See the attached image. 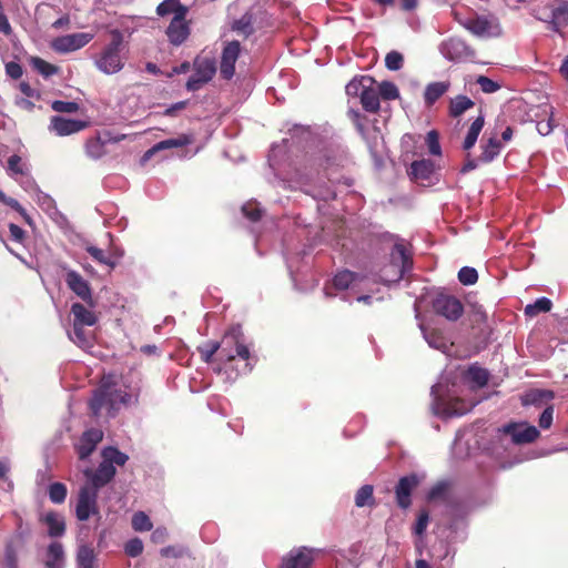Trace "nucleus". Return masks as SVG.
Returning <instances> with one entry per match:
<instances>
[{
	"label": "nucleus",
	"instance_id": "nucleus-1",
	"mask_svg": "<svg viewBox=\"0 0 568 568\" xmlns=\"http://www.w3.org/2000/svg\"><path fill=\"white\" fill-rule=\"evenodd\" d=\"M118 378L113 375L104 376L100 387L94 392L90 402L93 415L99 416L103 409L109 416H114L121 405H129L135 400V395L129 394L119 387Z\"/></svg>",
	"mask_w": 568,
	"mask_h": 568
},
{
	"label": "nucleus",
	"instance_id": "nucleus-2",
	"mask_svg": "<svg viewBox=\"0 0 568 568\" xmlns=\"http://www.w3.org/2000/svg\"><path fill=\"white\" fill-rule=\"evenodd\" d=\"M111 41L93 58L94 67L106 75L119 73L126 61V43L119 29L110 30Z\"/></svg>",
	"mask_w": 568,
	"mask_h": 568
},
{
	"label": "nucleus",
	"instance_id": "nucleus-3",
	"mask_svg": "<svg viewBox=\"0 0 568 568\" xmlns=\"http://www.w3.org/2000/svg\"><path fill=\"white\" fill-rule=\"evenodd\" d=\"M220 345L221 351L219 353V357L222 361L230 363L236 358H240L245 362L243 368L244 372H250L252 369V365L250 363L251 353L240 326L231 327L224 334Z\"/></svg>",
	"mask_w": 568,
	"mask_h": 568
},
{
	"label": "nucleus",
	"instance_id": "nucleus-4",
	"mask_svg": "<svg viewBox=\"0 0 568 568\" xmlns=\"http://www.w3.org/2000/svg\"><path fill=\"white\" fill-rule=\"evenodd\" d=\"M102 458L103 460L95 471L90 468L83 470L88 484L98 489L106 485L114 477V464L122 466L128 460V456L114 447L104 448L102 450Z\"/></svg>",
	"mask_w": 568,
	"mask_h": 568
},
{
	"label": "nucleus",
	"instance_id": "nucleus-5",
	"mask_svg": "<svg viewBox=\"0 0 568 568\" xmlns=\"http://www.w3.org/2000/svg\"><path fill=\"white\" fill-rule=\"evenodd\" d=\"M432 396L433 410L440 417L447 418L453 416H462L470 409V406L460 398L450 395H444L443 385L440 383L432 387Z\"/></svg>",
	"mask_w": 568,
	"mask_h": 568
},
{
	"label": "nucleus",
	"instance_id": "nucleus-6",
	"mask_svg": "<svg viewBox=\"0 0 568 568\" xmlns=\"http://www.w3.org/2000/svg\"><path fill=\"white\" fill-rule=\"evenodd\" d=\"M410 257L404 245L395 244L390 253V261L379 273V281L384 284L397 283L410 267Z\"/></svg>",
	"mask_w": 568,
	"mask_h": 568
},
{
	"label": "nucleus",
	"instance_id": "nucleus-7",
	"mask_svg": "<svg viewBox=\"0 0 568 568\" xmlns=\"http://www.w3.org/2000/svg\"><path fill=\"white\" fill-rule=\"evenodd\" d=\"M456 20L466 30L479 38L498 37L501 32L498 22L495 19L487 18H467L462 19L459 14L455 13Z\"/></svg>",
	"mask_w": 568,
	"mask_h": 568
},
{
	"label": "nucleus",
	"instance_id": "nucleus-8",
	"mask_svg": "<svg viewBox=\"0 0 568 568\" xmlns=\"http://www.w3.org/2000/svg\"><path fill=\"white\" fill-rule=\"evenodd\" d=\"M216 72L214 60L210 58L196 59L194 62V73L186 82L189 91H196L209 82Z\"/></svg>",
	"mask_w": 568,
	"mask_h": 568
},
{
	"label": "nucleus",
	"instance_id": "nucleus-9",
	"mask_svg": "<svg viewBox=\"0 0 568 568\" xmlns=\"http://www.w3.org/2000/svg\"><path fill=\"white\" fill-rule=\"evenodd\" d=\"M99 489L88 483L80 489L75 508L77 518L87 520L91 515L98 513L97 498Z\"/></svg>",
	"mask_w": 568,
	"mask_h": 568
},
{
	"label": "nucleus",
	"instance_id": "nucleus-10",
	"mask_svg": "<svg viewBox=\"0 0 568 568\" xmlns=\"http://www.w3.org/2000/svg\"><path fill=\"white\" fill-rule=\"evenodd\" d=\"M93 38L90 32L71 33L55 38L51 45L55 52L68 53L85 47Z\"/></svg>",
	"mask_w": 568,
	"mask_h": 568
},
{
	"label": "nucleus",
	"instance_id": "nucleus-11",
	"mask_svg": "<svg viewBox=\"0 0 568 568\" xmlns=\"http://www.w3.org/2000/svg\"><path fill=\"white\" fill-rule=\"evenodd\" d=\"M440 53L449 61L459 62L473 58L475 52L459 38H449L439 45Z\"/></svg>",
	"mask_w": 568,
	"mask_h": 568
},
{
	"label": "nucleus",
	"instance_id": "nucleus-12",
	"mask_svg": "<svg viewBox=\"0 0 568 568\" xmlns=\"http://www.w3.org/2000/svg\"><path fill=\"white\" fill-rule=\"evenodd\" d=\"M371 278L351 271L338 272L333 278V287L337 291L352 290L358 292L368 288Z\"/></svg>",
	"mask_w": 568,
	"mask_h": 568
},
{
	"label": "nucleus",
	"instance_id": "nucleus-13",
	"mask_svg": "<svg viewBox=\"0 0 568 568\" xmlns=\"http://www.w3.org/2000/svg\"><path fill=\"white\" fill-rule=\"evenodd\" d=\"M435 312L449 321L458 320L463 314L460 301L454 296L439 294L433 302Z\"/></svg>",
	"mask_w": 568,
	"mask_h": 568
},
{
	"label": "nucleus",
	"instance_id": "nucleus-14",
	"mask_svg": "<svg viewBox=\"0 0 568 568\" xmlns=\"http://www.w3.org/2000/svg\"><path fill=\"white\" fill-rule=\"evenodd\" d=\"M65 283L68 287L90 307H94L95 303L89 283L75 271L69 270L65 273Z\"/></svg>",
	"mask_w": 568,
	"mask_h": 568
},
{
	"label": "nucleus",
	"instance_id": "nucleus-15",
	"mask_svg": "<svg viewBox=\"0 0 568 568\" xmlns=\"http://www.w3.org/2000/svg\"><path fill=\"white\" fill-rule=\"evenodd\" d=\"M505 434L510 435L515 444H528L539 436V430L526 423H513L503 427Z\"/></svg>",
	"mask_w": 568,
	"mask_h": 568
},
{
	"label": "nucleus",
	"instance_id": "nucleus-16",
	"mask_svg": "<svg viewBox=\"0 0 568 568\" xmlns=\"http://www.w3.org/2000/svg\"><path fill=\"white\" fill-rule=\"evenodd\" d=\"M186 16L187 14H183V12L174 16L166 29L169 41L173 45L182 44L190 36L191 30L186 21Z\"/></svg>",
	"mask_w": 568,
	"mask_h": 568
},
{
	"label": "nucleus",
	"instance_id": "nucleus-17",
	"mask_svg": "<svg viewBox=\"0 0 568 568\" xmlns=\"http://www.w3.org/2000/svg\"><path fill=\"white\" fill-rule=\"evenodd\" d=\"M314 549L301 547L291 550L284 558L281 568H310L314 561Z\"/></svg>",
	"mask_w": 568,
	"mask_h": 568
},
{
	"label": "nucleus",
	"instance_id": "nucleus-18",
	"mask_svg": "<svg viewBox=\"0 0 568 568\" xmlns=\"http://www.w3.org/2000/svg\"><path fill=\"white\" fill-rule=\"evenodd\" d=\"M88 123L81 120H71L63 116H52L49 130L58 136H67L85 129Z\"/></svg>",
	"mask_w": 568,
	"mask_h": 568
},
{
	"label": "nucleus",
	"instance_id": "nucleus-19",
	"mask_svg": "<svg viewBox=\"0 0 568 568\" xmlns=\"http://www.w3.org/2000/svg\"><path fill=\"white\" fill-rule=\"evenodd\" d=\"M240 51L241 47L237 41H231L224 47L220 65L221 75L224 79H231L234 75L235 62L239 59Z\"/></svg>",
	"mask_w": 568,
	"mask_h": 568
},
{
	"label": "nucleus",
	"instance_id": "nucleus-20",
	"mask_svg": "<svg viewBox=\"0 0 568 568\" xmlns=\"http://www.w3.org/2000/svg\"><path fill=\"white\" fill-rule=\"evenodd\" d=\"M102 438L103 433L98 428H91L84 432L75 445L79 458L85 459L89 457Z\"/></svg>",
	"mask_w": 568,
	"mask_h": 568
},
{
	"label": "nucleus",
	"instance_id": "nucleus-21",
	"mask_svg": "<svg viewBox=\"0 0 568 568\" xmlns=\"http://www.w3.org/2000/svg\"><path fill=\"white\" fill-rule=\"evenodd\" d=\"M193 142H194V135L189 134V133L180 134L179 136L173 138V139L160 141L144 153L143 160L144 161L150 160L155 153H158L160 151H164V150H169V149H173V148H182V146L189 145Z\"/></svg>",
	"mask_w": 568,
	"mask_h": 568
},
{
	"label": "nucleus",
	"instance_id": "nucleus-22",
	"mask_svg": "<svg viewBox=\"0 0 568 568\" xmlns=\"http://www.w3.org/2000/svg\"><path fill=\"white\" fill-rule=\"evenodd\" d=\"M418 479L416 476L403 477L396 486V499L402 508H407L410 505V493L417 486Z\"/></svg>",
	"mask_w": 568,
	"mask_h": 568
},
{
	"label": "nucleus",
	"instance_id": "nucleus-23",
	"mask_svg": "<svg viewBox=\"0 0 568 568\" xmlns=\"http://www.w3.org/2000/svg\"><path fill=\"white\" fill-rule=\"evenodd\" d=\"M73 326H93L98 322L95 313L81 303H73L71 306Z\"/></svg>",
	"mask_w": 568,
	"mask_h": 568
},
{
	"label": "nucleus",
	"instance_id": "nucleus-24",
	"mask_svg": "<svg viewBox=\"0 0 568 568\" xmlns=\"http://www.w3.org/2000/svg\"><path fill=\"white\" fill-rule=\"evenodd\" d=\"M41 521L45 525L48 535L50 537H60L65 531L64 518L57 513H45L41 517Z\"/></svg>",
	"mask_w": 568,
	"mask_h": 568
},
{
	"label": "nucleus",
	"instance_id": "nucleus-25",
	"mask_svg": "<svg viewBox=\"0 0 568 568\" xmlns=\"http://www.w3.org/2000/svg\"><path fill=\"white\" fill-rule=\"evenodd\" d=\"M69 338L82 349H89L93 346L94 334L84 326H72V331L68 332Z\"/></svg>",
	"mask_w": 568,
	"mask_h": 568
},
{
	"label": "nucleus",
	"instance_id": "nucleus-26",
	"mask_svg": "<svg viewBox=\"0 0 568 568\" xmlns=\"http://www.w3.org/2000/svg\"><path fill=\"white\" fill-rule=\"evenodd\" d=\"M44 562L47 568L64 567V550L60 542L53 541L48 546Z\"/></svg>",
	"mask_w": 568,
	"mask_h": 568
},
{
	"label": "nucleus",
	"instance_id": "nucleus-27",
	"mask_svg": "<svg viewBox=\"0 0 568 568\" xmlns=\"http://www.w3.org/2000/svg\"><path fill=\"white\" fill-rule=\"evenodd\" d=\"M425 341L435 349L446 352L448 348V339L436 329H427L423 323H419Z\"/></svg>",
	"mask_w": 568,
	"mask_h": 568
},
{
	"label": "nucleus",
	"instance_id": "nucleus-28",
	"mask_svg": "<svg viewBox=\"0 0 568 568\" xmlns=\"http://www.w3.org/2000/svg\"><path fill=\"white\" fill-rule=\"evenodd\" d=\"M435 170L434 162L430 160L415 161L410 165V174L416 180H428Z\"/></svg>",
	"mask_w": 568,
	"mask_h": 568
},
{
	"label": "nucleus",
	"instance_id": "nucleus-29",
	"mask_svg": "<svg viewBox=\"0 0 568 568\" xmlns=\"http://www.w3.org/2000/svg\"><path fill=\"white\" fill-rule=\"evenodd\" d=\"M361 103L368 112H376L379 109V94L376 89V83L369 85L363 91L361 95Z\"/></svg>",
	"mask_w": 568,
	"mask_h": 568
},
{
	"label": "nucleus",
	"instance_id": "nucleus-30",
	"mask_svg": "<svg viewBox=\"0 0 568 568\" xmlns=\"http://www.w3.org/2000/svg\"><path fill=\"white\" fill-rule=\"evenodd\" d=\"M84 250L91 255V257L102 265H106L110 268H114L116 266V262L112 258L111 254H108V251L99 248L90 243L84 245Z\"/></svg>",
	"mask_w": 568,
	"mask_h": 568
},
{
	"label": "nucleus",
	"instance_id": "nucleus-31",
	"mask_svg": "<svg viewBox=\"0 0 568 568\" xmlns=\"http://www.w3.org/2000/svg\"><path fill=\"white\" fill-rule=\"evenodd\" d=\"M500 150V142L495 136L489 138L487 142L481 145L479 161L484 163L491 162L499 154Z\"/></svg>",
	"mask_w": 568,
	"mask_h": 568
},
{
	"label": "nucleus",
	"instance_id": "nucleus-32",
	"mask_svg": "<svg viewBox=\"0 0 568 568\" xmlns=\"http://www.w3.org/2000/svg\"><path fill=\"white\" fill-rule=\"evenodd\" d=\"M373 84H375V80L371 77L363 75L359 79L355 78L346 85V93L349 97H361L363 91Z\"/></svg>",
	"mask_w": 568,
	"mask_h": 568
},
{
	"label": "nucleus",
	"instance_id": "nucleus-33",
	"mask_svg": "<svg viewBox=\"0 0 568 568\" xmlns=\"http://www.w3.org/2000/svg\"><path fill=\"white\" fill-rule=\"evenodd\" d=\"M182 11L183 14H187L189 9L181 4L179 0H164L156 8V13L161 17L168 16L170 13H173L174 17L181 14Z\"/></svg>",
	"mask_w": 568,
	"mask_h": 568
},
{
	"label": "nucleus",
	"instance_id": "nucleus-34",
	"mask_svg": "<svg viewBox=\"0 0 568 568\" xmlns=\"http://www.w3.org/2000/svg\"><path fill=\"white\" fill-rule=\"evenodd\" d=\"M449 84L447 82H433L429 83L424 93L425 102L432 105L436 102L447 90Z\"/></svg>",
	"mask_w": 568,
	"mask_h": 568
},
{
	"label": "nucleus",
	"instance_id": "nucleus-35",
	"mask_svg": "<svg viewBox=\"0 0 568 568\" xmlns=\"http://www.w3.org/2000/svg\"><path fill=\"white\" fill-rule=\"evenodd\" d=\"M550 24L552 30L559 31L568 24V3H561L551 11Z\"/></svg>",
	"mask_w": 568,
	"mask_h": 568
},
{
	"label": "nucleus",
	"instance_id": "nucleus-36",
	"mask_svg": "<svg viewBox=\"0 0 568 568\" xmlns=\"http://www.w3.org/2000/svg\"><path fill=\"white\" fill-rule=\"evenodd\" d=\"M484 123H485V120H484L483 115H479L474 120V122L471 123V125L466 134V138L464 140L463 148L465 150H469L475 145V143L478 139V135H479L480 131L483 130Z\"/></svg>",
	"mask_w": 568,
	"mask_h": 568
},
{
	"label": "nucleus",
	"instance_id": "nucleus-37",
	"mask_svg": "<svg viewBox=\"0 0 568 568\" xmlns=\"http://www.w3.org/2000/svg\"><path fill=\"white\" fill-rule=\"evenodd\" d=\"M484 123H485V120H484L483 115H479L474 120V122L471 123V125L466 134V138L464 140L463 148L465 150H469L475 145V143L478 139V135H479L480 131L483 130Z\"/></svg>",
	"mask_w": 568,
	"mask_h": 568
},
{
	"label": "nucleus",
	"instance_id": "nucleus-38",
	"mask_svg": "<svg viewBox=\"0 0 568 568\" xmlns=\"http://www.w3.org/2000/svg\"><path fill=\"white\" fill-rule=\"evenodd\" d=\"M94 550L87 545L80 546L77 554L78 568H94Z\"/></svg>",
	"mask_w": 568,
	"mask_h": 568
},
{
	"label": "nucleus",
	"instance_id": "nucleus-39",
	"mask_svg": "<svg viewBox=\"0 0 568 568\" xmlns=\"http://www.w3.org/2000/svg\"><path fill=\"white\" fill-rule=\"evenodd\" d=\"M105 153V142H103L99 136L91 138L85 142V154L89 158L98 160L102 158Z\"/></svg>",
	"mask_w": 568,
	"mask_h": 568
},
{
	"label": "nucleus",
	"instance_id": "nucleus-40",
	"mask_svg": "<svg viewBox=\"0 0 568 568\" xmlns=\"http://www.w3.org/2000/svg\"><path fill=\"white\" fill-rule=\"evenodd\" d=\"M474 106V102L466 95H458L450 101L449 113L452 116H459Z\"/></svg>",
	"mask_w": 568,
	"mask_h": 568
},
{
	"label": "nucleus",
	"instance_id": "nucleus-41",
	"mask_svg": "<svg viewBox=\"0 0 568 568\" xmlns=\"http://www.w3.org/2000/svg\"><path fill=\"white\" fill-rule=\"evenodd\" d=\"M552 303L547 297H540L535 303L528 304L525 307V315L532 317L539 313H547L551 310Z\"/></svg>",
	"mask_w": 568,
	"mask_h": 568
},
{
	"label": "nucleus",
	"instance_id": "nucleus-42",
	"mask_svg": "<svg viewBox=\"0 0 568 568\" xmlns=\"http://www.w3.org/2000/svg\"><path fill=\"white\" fill-rule=\"evenodd\" d=\"M8 171L14 179L18 176L23 178L29 168L19 155L13 154L8 160Z\"/></svg>",
	"mask_w": 568,
	"mask_h": 568
},
{
	"label": "nucleus",
	"instance_id": "nucleus-43",
	"mask_svg": "<svg viewBox=\"0 0 568 568\" xmlns=\"http://www.w3.org/2000/svg\"><path fill=\"white\" fill-rule=\"evenodd\" d=\"M467 378L477 387L486 385L488 382V372L478 366H471L467 371Z\"/></svg>",
	"mask_w": 568,
	"mask_h": 568
},
{
	"label": "nucleus",
	"instance_id": "nucleus-44",
	"mask_svg": "<svg viewBox=\"0 0 568 568\" xmlns=\"http://www.w3.org/2000/svg\"><path fill=\"white\" fill-rule=\"evenodd\" d=\"M551 398H554L552 392L535 389L525 395L523 403L524 405L538 404L544 400H549Z\"/></svg>",
	"mask_w": 568,
	"mask_h": 568
},
{
	"label": "nucleus",
	"instance_id": "nucleus-45",
	"mask_svg": "<svg viewBox=\"0 0 568 568\" xmlns=\"http://www.w3.org/2000/svg\"><path fill=\"white\" fill-rule=\"evenodd\" d=\"M232 28L240 34H251L253 32L252 16L250 13L243 14L239 20L234 21Z\"/></svg>",
	"mask_w": 568,
	"mask_h": 568
},
{
	"label": "nucleus",
	"instance_id": "nucleus-46",
	"mask_svg": "<svg viewBox=\"0 0 568 568\" xmlns=\"http://www.w3.org/2000/svg\"><path fill=\"white\" fill-rule=\"evenodd\" d=\"M378 94L385 100H394L399 97L397 87L393 82L383 81L376 85Z\"/></svg>",
	"mask_w": 568,
	"mask_h": 568
},
{
	"label": "nucleus",
	"instance_id": "nucleus-47",
	"mask_svg": "<svg viewBox=\"0 0 568 568\" xmlns=\"http://www.w3.org/2000/svg\"><path fill=\"white\" fill-rule=\"evenodd\" d=\"M132 527L136 531H148L152 529V523L145 513L139 511L132 517Z\"/></svg>",
	"mask_w": 568,
	"mask_h": 568
},
{
	"label": "nucleus",
	"instance_id": "nucleus-48",
	"mask_svg": "<svg viewBox=\"0 0 568 568\" xmlns=\"http://www.w3.org/2000/svg\"><path fill=\"white\" fill-rule=\"evenodd\" d=\"M49 497L51 501L60 504L67 497V487L61 483H54L49 488Z\"/></svg>",
	"mask_w": 568,
	"mask_h": 568
},
{
	"label": "nucleus",
	"instance_id": "nucleus-49",
	"mask_svg": "<svg viewBox=\"0 0 568 568\" xmlns=\"http://www.w3.org/2000/svg\"><path fill=\"white\" fill-rule=\"evenodd\" d=\"M32 67L44 77H50V75L57 73V71H58L57 67L48 63L47 61H44L40 58L32 59Z\"/></svg>",
	"mask_w": 568,
	"mask_h": 568
},
{
	"label": "nucleus",
	"instance_id": "nucleus-50",
	"mask_svg": "<svg viewBox=\"0 0 568 568\" xmlns=\"http://www.w3.org/2000/svg\"><path fill=\"white\" fill-rule=\"evenodd\" d=\"M458 280L464 285H473L478 280L477 271L473 267H463L458 272Z\"/></svg>",
	"mask_w": 568,
	"mask_h": 568
},
{
	"label": "nucleus",
	"instance_id": "nucleus-51",
	"mask_svg": "<svg viewBox=\"0 0 568 568\" xmlns=\"http://www.w3.org/2000/svg\"><path fill=\"white\" fill-rule=\"evenodd\" d=\"M426 145L428 148V151L433 155H440L442 154V148L439 144V136L438 133L434 130L429 131L426 135Z\"/></svg>",
	"mask_w": 568,
	"mask_h": 568
},
{
	"label": "nucleus",
	"instance_id": "nucleus-52",
	"mask_svg": "<svg viewBox=\"0 0 568 568\" xmlns=\"http://www.w3.org/2000/svg\"><path fill=\"white\" fill-rule=\"evenodd\" d=\"M373 498V487L369 485L363 486L355 496V504L357 507L368 505Z\"/></svg>",
	"mask_w": 568,
	"mask_h": 568
},
{
	"label": "nucleus",
	"instance_id": "nucleus-53",
	"mask_svg": "<svg viewBox=\"0 0 568 568\" xmlns=\"http://www.w3.org/2000/svg\"><path fill=\"white\" fill-rule=\"evenodd\" d=\"M476 82L480 87V90L484 93H494L501 88V85L498 82H496L485 75H479L477 78Z\"/></svg>",
	"mask_w": 568,
	"mask_h": 568
},
{
	"label": "nucleus",
	"instance_id": "nucleus-54",
	"mask_svg": "<svg viewBox=\"0 0 568 568\" xmlns=\"http://www.w3.org/2000/svg\"><path fill=\"white\" fill-rule=\"evenodd\" d=\"M403 55L397 51H390L385 58V64L388 70L397 71L403 67Z\"/></svg>",
	"mask_w": 568,
	"mask_h": 568
},
{
	"label": "nucleus",
	"instance_id": "nucleus-55",
	"mask_svg": "<svg viewBox=\"0 0 568 568\" xmlns=\"http://www.w3.org/2000/svg\"><path fill=\"white\" fill-rule=\"evenodd\" d=\"M51 108L55 112L60 113H74L79 110V104L75 102L57 100L52 102Z\"/></svg>",
	"mask_w": 568,
	"mask_h": 568
},
{
	"label": "nucleus",
	"instance_id": "nucleus-56",
	"mask_svg": "<svg viewBox=\"0 0 568 568\" xmlns=\"http://www.w3.org/2000/svg\"><path fill=\"white\" fill-rule=\"evenodd\" d=\"M243 214L251 221H257L261 217V207L256 202H247L242 206Z\"/></svg>",
	"mask_w": 568,
	"mask_h": 568
},
{
	"label": "nucleus",
	"instance_id": "nucleus-57",
	"mask_svg": "<svg viewBox=\"0 0 568 568\" xmlns=\"http://www.w3.org/2000/svg\"><path fill=\"white\" fill-rule=\"evenodd\" d=\"M125 552L130 557H138L143 551V542L139 538H133L125 544Z\"/></svg>",
	"mask_w": 568,
	"mask_h": 568
},
{
	"label": "nucleus",
	"instance_id": "nucleus-58",
	"mask_svg": "<svg viewBox=\"0 0 568 568\" xmlns=\"http://www.w3.org/2000/svg\"><path fill=\"white\" fill-rule=\"evenodd\" d=\"M16 181L19 182V184L27 191V192H30L32 193V195L34 196V194L37 193V190H40L34 180L30 176L29 174V171L24 173V176L23 178H16Z\"/></svg>",
	"mask_w": 568,
	"mask_h": 568
},
{
	"label": "nucleus",
	"instance_id": "nucleus-59",
	"mask_svg": "<svg viewBox=\"0 0 568 568\" xmlns=\"http://www.w3.org/2000/svg\"><path fill=\"white\" fill-rule=\"evenodd\" d=\"M34 199L44 211H51L54 209V201L52 197L43 193L41 190H37Z\"/></svg>",
	"mask_w": 568,
	"mask_h": 568
},
{
	"label": "nucleus",
	"instance_id": "nucleus-60",
	"mask_svg": "<svg viewBox=\"0 0 568 568\" xmlns=\"http://www.w3.org/2000/svg\"><path fill=\"white\" fill-rule=\"evenodd\" d=\"M221 351L220 343H210L201 348V354L204 362L210 363L217 351Z\"/></svg>",
	"mask_w": 568,
	"mask_h": 568
},
{
	"label": "nucleus",
	"instance_id": "nucleus-61",
	"mask_svg": "<svg viewBox=\"0 0 568 568\" xmlns=\"http://www.w3.org/2000/svg\"><path fill=\"white\" fill-rule=\"evenodd\" d=\"M428 520H429V517L426 511H423L419 514L418 519L415 525V528H414V531L416 535L422 536L424 534V531L427 528Z\"/></svg>",
	"mask_w": 568,
	"mask_h": 568
},
{
	"label": "nucleus",
	"instance_id": "nucleus-62",
	"mask_svg": "<svg viewBox=\"0 0 568 568\" xmlns=\"http://www.w3.org/2000/svg\"><path fill=\"white\" fill-rule=\"evenodd\" d=\"M554 408L552 406L547 407L540 415L539 426L541 428H549L552 423Z\"/></svg>",
	"mask_w": 568,
	"mask_h": 568
},
{
	"label": "nucleus",
	"instance_id": "nucleus-63",
	"mask_svg": "<svg viewBox=\"0 0 568 568\" xmlns=\"http://www.w3.org/2000/svg\"><path fill=\"white\" fill-rule=\"evenodd\" d=\"M554 122H552V119L549 118L548 120H541V121H538L537 122V131L541 134V135H548L552 130H554Z\"/></svg>",
	"mask_w": 568,
	"mask_h": 568
},
{
	"label": "nucleus",
	"instance_id": "nucleus-64",
	"mask_svg": "<svg viewBox=\"0 0 568 568\" xmlns=\"http://www.w3.org/2000/svg\"><path fill=\"white\" fill-rule=\"evenodd\" d=\"M6 72L12 79H19L22 75V68L17 62H9L6 64Z\"/></svg>",
	"mask_w": 568,
	"mask_h": 568
}]
</instances>
